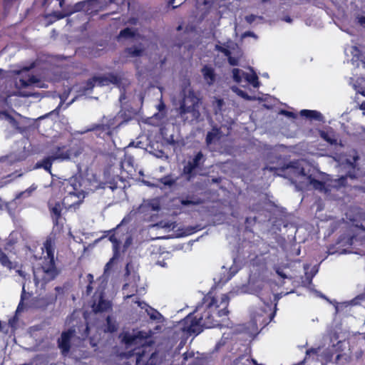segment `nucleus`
<instances>
[{
    "label": "nucleus",
    "mask_w": 365,
    "mask_h": 365,
    "mask_svg": "<svg viewBox=\"0 0 365 365\" xmlns=\"http://www.w3.org/2000/svg\"><path fill=\"white\" fill-rule=\"evenodd\" d=\"M228 303L229 297L226 294H221L217 297H205L203 303L198 305L195 312L198 313L203 311V314L199 318H197V315L195 317L188 315L183 320V331L197 335L202 331L203 327L212 328L220 326L222 322L215 319V317L227 316Z\"/></svg>",
    "instance_id": "nucleus-1"
},
{
    "label": "nucleus",
    "mask_w": 365,
    "mask_h": 365,
    "mask_svg": "<svg viewBox=\"0 0 365 365\" xmlns=\"http://www.w3.org/2000/svg\"><path fill=\"white\" fill-rule=\"evenodd\" d=\"M60 189L63 192V199L62 205L56 203L50 205V209L56 218L60 217L62 206L67 209L76 208L81 205L86 197V192L82 188V185L76 177L71 178L61 182Z\"/></svg>",
    "instance_id": "nucleus-2"
},
{
    "label": "nucleus",
    "mask_w": 365,
    "mask_h": 365,
    "mask_svg": "<svg viewBox=\"0 0 365 365\" xmlns=\"http://www.w3.org/2000/svg\"><path fill=\"white\" fill-rule=\"evenodd\" d=\"M43 262L41 267L34 271L36 285L43 287L48 282L53 279L58 274L54 264L55 242L51 237L48 238L42 247Z\"/></svg>",
    "instance_id": "nucleus-3"
},
{
    "label": "nucleus",
    "mask_w": 365,
    "mask_h": 365,
    "mask_svg": "<svg viewBox=\"0 0 365 365\" xmlns=\"http://www.w3.org/2000/svg\"><path fill=\"white\" fill-rule=\"evenodd\" d=\"M156 331H145L133 330L131 333L126 332L122 334V341L125 345L128 352L127 357L135 355L136 364L139 365L145 358V352L150 348L151 340L149 337Z\"/></svg>",
    "instance_id": "nucleus-4"
},
{
    "label": "nucleus",
    "mask_w": 365,
    "mask_h": 365,
    "mask_svg": "<svg viewBox=\"0 0 365 365\" xmlns=\"http://www.w3.org/2000/svg\"><path fill=\"white\" fill-rule=\"evenodd\" d=\"M12 73L15 75L14 86L17 90L16 95L29 96L31 94L24 91V89L46 87L44 83H42L36 76H33L27 68H24L19 71H13Z\"/></svg>",
    "instance_id": "nucleus-5"
},
{
    "label": "nucleus",
    "mask_w": 365,
    "mask_h": 365,
    "mask_svg": "<svg viewBox=\"0 0 365 365\" xmlns=\"http://www.w3.org/2000/svg\"><path fill=\"white\" fill-rule=\"evenodd\" d=\"M184 97L179 105V113L181 116L190 114L192 120L200 117V99L190 89L184 91Z\"/></svg>",
    "instance_id": "nucleus-6"
},
{
    "label": "nucleus",
    "mask_w": 365,
    "mask_h": 365,
    "mask_svg": "<svg viewBox=\"0 0 365 365\" xmlns=\"http://www.w3.org/2000/svg\"><path fill=\"white\" fill-rule=\"evenodd\" d=\"M72 155L71 151L66 148L65 146L63 147H58L55 152L52 154L51 156H49L44 160H43L41 162H38L36 163L35 168H43L46 170L51 173V168L52 165V162L55 160H68L71 158Z\"/></svg>",
    "instance_id": "nucleus-7"
},
{
    "label": "nucleus",
    "mask_w": 365,
    "mask_h": 365,
    "mask_svg": "<svg viewBox=\"0 0 365 365\" xmlns=\"http://www.w3.org/2000/svg\"><path fill=\"white\" fill-rule=\"evenodd\" d=\"M133 308L136 311H139L140 314H147L150 318L153 320L156 321L157 325L155 327V329L156 331L160 330L164 322V317L161 315L155 309L150 307L146 303L144 302H140L139 300L133 301Z\"/></svg>",
    "instance_id": "nucleus-8"
},
{
    "label": "nucleus",
    "mask_w": 365,
    "mask_h": 365,
    "mask_svg": "<svg viewBox=\"0 0 365 365\" xmlns=\"http://www.w3.org/2000/svg\"><path fill=\"white\" fill-rule=\"evenodd\" d=\"M109 240L113 243L114 255L113 258H111L109 262L106 263L105 266V273H106L110 269L115 259L117 257L120 248V244L121 243L122 240H125L123 244V248L125 250L127 249L132 243V238L130 235H126L123 239H121V235L118 232H115L113 235H111Z\"/></svg>",
    "instance_id": "nucleus-9"
},
{
    "label": "nucleus",
    "mask_w": 365,
    "mask_h": 365,
    "mask_svg": "<svg viewBox=\"0 0 365 365\" xmlns=\"http://www.w3.org/2000/svg\"><path fill=\"white\" fill-rule=\"evenodd\" d=\"M272 317L271 304H266L264 309L255 311L252 316L254 330H257L258 326L264 327L267 324Z\"/></svg>",
    "instance_id": "nucleus-10"
},
{
    "label": "nucleus",
    "mask_w": 365,
    "mask_h": 365,
    "mask_svg": "<svg viewBox=\"0 0 365 365\" xmlns=\"http://www.w3.org/2000/svg\"><path fill=\"white\" fill-rule=\"evenodd\" d=\"M232 76L235 82L239 83H246L252 85L255 88L259 86L258 78L254 71L250 68L249 73H245L241 69L234 68L232 70Z\"/></svg>",
    "instance_id": "nucleus-11"
},
{
    "label": "nucleus",
    "mask_w": 365,
    "mask_h": 365,
    "mask_svg": "<svg viewBox=\"0 0 365 365\" xmlns=\"http://www.w3.org/2000/svg\"><path fill=\"white\" fill-rule=\"evenodd\" d=\"M294 175L304 178L301 182L312 186L316 190H322L325 187V183L314 179L312 175H307L303 167L288 168Z\"/></svg>",
    "instance_id": "nucleus-12"
},
{
    "label": "nucleus",
    "mask_w": 365,
    "mask_h": 365,
    "mask_svg": "<svg viewBox=\"0 0 365 365\" xmlns=\"http://www.w3.org/2000/svg\"><path fill=\"white\" fill-rule=\"evenodd\" d=\"M127 282L123 286V292L127 299L132 297L134 292L141 294L143 290L138 289L137 282L139 281V276L133 273L132 275L128 274Z\"/></svg>",
    "instance_id": "nucleus-13"
},
{
    "label": "nucleus",
    "mask_w": 365,
    "mask_h": 365,
    "mask_svg": "<svg viewBox=\"0 0 365 365\" xmlns=\"http://www.w3.org/2000/svg\"><path fill=\"white\" fill-rule=\"evenodd\" d=\"M119 81V78L114 75H109L108 76L95 77L87 83V87L85 89H91L95 86L108 85L110 83L118 85Z\"/></svg>",
    "instance_id": "nucleus-14"
},
{
    "label": "nucleus",
    "mask_w": 365,
    "mask_h": 365,
    "mask_svg": "<svg viewBox=\"0 0 365 365\" xmlns=\"http://www.w3.org/2000/svg\"><path fill=\"white\" fill-rule=\"evenodd\" d=\"M92 308L96 313L107 311L110 308V302L103 298L101 290L96 292Z\"/></svg>",
    "instance_id": "nucleus-15"
},
{
    "label": "nucleus",
    "mask_w": 365,
    "mask_h": 365,
    "mask_svg": "<svg viewBox=\"0 0 365 365\" xmlns=\"http://www.w3.org/2000/svg\"><path fill=\"white\" fill-rule=\"evenodd\" d=\"M75 330H68L63 332L61 337L58 339V346L63 354H66L70 348V340L73 336Z\"/></svg>",
    "instance_id": "nucleus-16"
},
{
    "label": "nucleus",
    "mask_w": 365,
    "mask_h": 365,
    "mask_svg": "<svg viewBox=\"0 0 365 365\" xmlns=\"http://www.w3.org/2000/svg\"><path fill=\"white\" fill-rule=\"evenodd\" d=\"M221 138V133L218 129L214 128L207 135L206 142L208 146L216 144Z\"/></svg>",
    "instance_id": "nucleus-17"
},
{
    "label": "nucleus",
    "mask_w": 365,
    "mask_h": 365,
    "mask_svg": "<svg viewBox=\"0 0 365 365\" xmlns=\"http://www.w3.org/2000/svg\"><path fill=\"white\" fill-rule=\"evenodd\" d=\"M202 158V155L201 153H198L192 162H189L187 165L184 168V173L190 174L192 171L196 168L199 162L201 160Z\"/></svg>",
    "instance_id": "nucleus-18"
},
{
    "label": "nucleus",
    "mask_w": 365,
    "mask_h": 365,
    "mask_svg": "<svg viewBox=\"0 0 365 365\" xmlns=\"http://www.w3.org/2000/svg\"><path fill=\"white\" fill-rule=\"evenodd\" d=\"M205 81L209 85H211L215 81V73L213 69L208 66H205L202 70Z\"/></svg>",
    "instance_id": "nucleus-19"
},
{
    "label": "nucleus",
    "mask_w": 365,
    "mask_h": 365,
    "mask_svg": "<svg viewBox=\"0 0 365 365\" xmlns=\"http://www.w3.org/2000/svg\"><path fill=\"white\" fill-rule=\"evenodd\" d=\"M300 113L302 116H305V117L311 118V119H316L317 120H323L322 115L317 110H302Z\"/></svg>",
    "instance_id": "nucleus-20"
},
{
    "label": "nucleus",
    "mask_w": 365,
    "mask_h": 365,
    "mask_svg": "<svg viewBox=\"0 0 365 365\" xmlns=\"http://www.w3.org/2000/svg\"><path fill=\"white\" fill-rule=\"evenodd\" d=\"M320 135L324 140H325L330 144H334L336 143L337 139L336 138L334 133L332 130H329L327 132L322 131Z\"/></svg>",
    "instance_id": "nucleus-21"
},
{
    "label": "nucleus",
    "mask_w": 365,
    "mask_h": 365,
    "mask_svg": "<svg viewBox=\"0 0 365 365\" xmlns=\"http://www.w3.org/2000/svg\"><path fill=\"white\" fill-rule=\"evenodd\" d=\"M361 297H356L355 299H354L351 302H341V303H336V302L334 304L336 312H340L342 309V308L346 307H348L350 304H358V300L359 299H361Z\"/></svg>",
    "instance_id": "nucleus-22"
},
{
    "label": "nucleus",
    "mask_w": 365,
    "mask_h": 365,
    "mask_svg": "<svg viewBox=\"0 0 365 365\" xmlns=\"http://www.w3.org/2000/svg\"><path fill=\"white\" fill-rule=\"evenodd\" d=\"M0 118L2 120L7 121L13 128H17V123L16 120L9 114L6 113H0Z\"/></svg>",
    "instance_id": "nucleus-23"
},
{
    "label": "nucleus",
    "mask_w": 365,
    "mask_h": 365,
    "mask_svg": "<svg viewBox=\"0 0 365 365\" xmlns=\"http://www.w3.org/2000/svg\"><path fill=\"white\" fill-rule=\"evenodd\" d=\"M345 52L346 53H348V52H350L351 53V55L353 56V58H352L351 60L353 61H356L357 60L359 59L360 52H359V50L357 48V47H356V46H351L350 48H346L345 50Z\"/></svg>",
    "instance_id": "nucleus-24"
},
{
    "label": "nucleus",
    "mask_w": 365,
    "mask_h": 365,
    "mask_svg": "<svg viewBox=\"0 0 365 365\" xmlns=\"http://www.w3.org/2000/svg\"><path fill=\"white\" fill-rule=\"evenodd\" d=\"M37 188V186L35 185H32L31 187H29L28 189H26L25 191L20 192L17 197H26L30 196L33 192H34Z\"/></svg>",
    "instance_id": "nucleus-25"
},
{
    "label": "nucleus",
    "mask_w": 365,
    "mask_h": 365,
    "mask_svg": "<svg viewBox=\"0 0 365 365\" xmlns=\"http://www.w3.org/2000/svg\"><path fill=\"white\" fill-rule=\"evenodd\" d=\"M128 52L130 56L135 57L141 56L143 53V50L141 48V47H134L128 48Z\"/></svg>",
    "instance_id": "nucleus-26"
},
{
    "label": "nucleus",
    "mask_w": 365,
    "mask_h": 365,
    "mask_svg": "<svg viewBox=\"0 0 365 365\" xmlns=\"http://www.w3.org/2000/svg\"><path fill=\"white\" fill-rule=\"evenodd\" d=\"M222 51L225 53L226 56L228 57L229 62L231 65L235 66L237 64L238 59L231 56V53L226 48H222Z\"/></svg>",
    "instance_id": "nucleus-27"
},
{
    "label": "nucleus",
    "mask_w": 365,
    "mask_h": 365,
    "mask_svg": "<svg viewBox=\"0 0 365 365\" xmlns=\"http://www.w3.org/2000/svg\"><path fill=\"white\" fill-rule=\"evenodd\" d=\"M356 157L353 156L352 160L346 159L345 163L343 160H341L340 165L343 166L344 168H354V163L356 162Z\"/></svg>",
    "instance_id": "nucleus-28"
},
{
    "label": "nucleus",
    "mask_w": 365,
    "mask_h": 365,
    "mask_svg": "<svg viewBox=\"0 0 365 365\" xmlns=\"http://www.w3.org/2000/svg\"><path fill=\"white\" fill-rule=\"evenodd\" d=\"M232 91L236 93L239 96L247 99V100H252L254 98L249 96L245 92L242 91L241 89L237 88V87H232Z\"/></svg>",
    "instance_id": "nucleus-29"
},
{
    "label": "nucleus",
    "mask_w": 365,
    "mask_h": 365,
    "mask_svg": "<svg viewBox=\"0 0 365 365\" xmlns=\"http://www.w3.org/2000/svg\"><path fill=\"white\" fill-rule=\"evenodd\" d=\"M223 104L224 102L222 100L219 98L215 99V101L212 103V106L216 113L222 110Z\"/></svg>",
    "instance_id": "nucleus-30"
},
{
    "label": "nucleus",
    "mask_w": 365,
    "mask_h": 365,
    "mask_svg": "<svg viewBox=\"0 0 365 365\" xmlns=\"http://www.w3.org/2000/svg\"><path fill=\"white\" fill-rule=\"evenodd\" d=\"M351 356L349 354H338L336 357V361L337 363H347L349 361Z\"/></svg>",
    "instance_id": "nucleus-31"
},
{
    "label": "nucleus",
    "mask_w": 365,
    "mask_h": 365,
    "mask_svg": "<svg viewBox=\"0 0 365 365\" xmlns=\"http://www.w3.org/2000/svg\"><path fill=\"white\" fill-rule=\"evenodd\" d=\"M134 36V32L130 29H125L120 31L119 37L126 38Z\"/></svg>",
    "instance_id": "nucleus-32"
},
{
    "label": "nucleus",
    "mask_w": 365,
    "mask_h": 365,
    "mask_svg": "<svg viewBox=\"0 0 365 365\" xmlns=\"http://www.w3.org/2000/svg\"><path fill=\"white\" fill-rule=\"evenodd\" d=\"M107 323H108L107 331H110V332L114 331L116 329L115 324L114 322H113L111 321L110 317L107 318Z\"/></svg>",
    "instance_id": "nucleus-33"
},
{
    "label": "nucleus",
    "mask_w": 365,
    "mask_h": 365,
    "mask_svg": "<svg viewBox=\"0 0 365 365\" xmlns=\"http://www.w3.org/2000/svg\"><path fill=\"white\" fill-rule=\"evenodd\" d=\"M157 357V354H155V353H153L148 360V362L146 365H154L155 364V359Z\"/></svg>",
    "instance_id": "nucleus-34"
},
{
    "label": "nucleus",
    "mask_w": 365,
    "mask_h": 365,
    "mask_svg": "<svg viewBox=\"0 0 365 365\" xmlns=\"http://www.w3.org/2000/svg\"><path fill=\"white\" fill-rule=\"evenodd\" d=\"M160 226L161 227H168V228H171V229H174L175 226L173 223H163L161 222L160 224Z\"/></svg>",
    "instance_id": "nucleus-35"
},
{
    "label": "nucleus",
    "mask_w": 365,
    "mask_h": 365,
    "mask_svg": "<svg viewBox=\"0 0 365 365\" xmlns=\"http://www.w3.org/2000/svg\"><path fill=\"white\" fill-rule=\"evenodd\" d=\"M149 207H152V210H158L159 209V205L158 204V202L156 201H154L150 205Z\"/></svg>",
    "instance_id": "nucleus-36"
},
{
    "label": "nucleus",
    "mask_w": 365,
    "mask_h": 365,
    "mask_svg": "<svg viewBox=\"0 0 365 365\" xmlns=\"http://www.w3.org/2000/svg\"><path fill=\"white\" fill-rule=\"evenodd\" d=\"M281 113L285 115L287 117H294V113L292 112H289V111L282 110Z\"/></svg>",
    "instance_id": "nucleus-37"
},
{
    "label": "nucleus",
    "mask_w": 365,
    "mask_h": 365,
    "mask_svg": "<svg viewBox=\"0 0 365 365\" xmlns=\"http://www.w3.org/2000/svg\"><path fill=\"white\" fill-rule=\"evenodd\" d=\"M165 104L161 101L159 105L158 106V110L160 111V112H162L165 110Z\"/></svg>",
    "instance_id": "nucleus-38"
},
{
    "label": "nucleus",
    "mask_w": 365,
    "mask_h": 365,
    "mask_svg": "<svg viewBox=\"0 0 365 365\" xmlns=\"http://www.w3.org/2000/svg\"><path fill=\"white\" fill-rule=\"evenodd\" d=\"M161 182L165 184V185H171L172 184V181L167 179V178H163L161 180Z\"/></svg>",
    "instance_id": "nucleus-39"
},
{
    "label": "nucleus",
    "mask_w": 365,
    "mask_h": 365,
    "mask_svg": "<svg viewBox=\"0 0 365 365\" xmlns=\"http://www.w3.org/2000/svg\"><path fill=\"white\" fill-rule=\"evenodd\" d=\"M23 310V304L21 302L19 303L18 307H17V309H16V313H19L21 312V311Z\"/></svg>",
    "instance_id": "nucleus-40"
},
{
    "label": "nucleus",
    "mask_w": 365,
    "mask_h": 365,
    "mask_svg": "<svg viewBox=\"0 0 365 365\" xmlns=\"http://www.w3.org/2000/svg\"><path fill=\"white\" fill-rule=\"evenodd\" d=\"M359 21L361 25H365V16H361Z\"/></svg>",
    "instance_id": "nucleus-41"
},
{
    "label": "nucleus",
    "mask_w": 365,
    "mask_h": 365,
    "mask_svg": "<svg viewBox=\"0 0 365 365\" xmlns=\"http://www.w3.org/2000/svg\"><path fill=\"white\" fill-rule=\"evenodd\" d=\"M87 278L90 283H92V282L93 281V276L91 274H88Z\"/></svg>",
    "instance_id": "nucleus-42"
},
{
    "label": "nucleus",
    "mask_w": 365,
    "mask_h": 365,
    "mask_svg": "<svg viewBox=\"0 0 365 365\" xmlns=\"http://www.w3.org/2000/svg\"><path fill=\"white\" fill-rule=\"evenodd\" d=\"M88 327H87L86 328V329H85L84 333H83V334H82L81 337H82V338H84V337L87 336V335H88Z\"/></svg>",
    "instance_id": "nucleus-43"
},
{
    "label": "nucleus",
    "mask_w": 365,
    "mask_h": 365,
    "mask_svg": "<svg viewBox=\"0 0 365 365\" xmlns=\"http://www.w3.org/2000/svg\"><path fill=\"white\" fill-rule=\"evenodd\" d=\"M101 281V288H104L105 287V284H106V279L103 278L102 279H100Z\"/></svg>",
    "instance_id": "nucleus-44"
},
{
    "label": "nucleus",
    "mask_w": 365,
    "mask_h": 365,
    "mask_svg": "<svg viewBox=\"0 0 365 365\" xmlns=\"http://www.w3.org/2000/svg\"><path fill=\"white\" fill-rule=\"evenodd\" d=\"M354 87H355V89L357 91V92L361 93L363 96H365V91L357 90L356 87V86H354Z\"/></svg>",
    "instance_id": "nucleus-45"
},
{
    "label": "nucleus",
    "mask_w": 365,
    "mask_h": 365,
    "mask_svg": "<svg viewBox=\"0 0 365 365\" xmlns=\"http://www.w3.org/2000/svg\"><path fill=\"white\" fill-rule=\"evenodd\" d=\"M92 291V287H91V285L89 284L88 287H87V292L88 294L91 293Z\"/></svg>",
    "instance_id": "nucleus-46"
},
{
    "label": "nucleus",
    "mask_w": 365,
    "mask_h": 365,
    "mask_svg": "<svg viewBox=\"0 0 365 365\" xmlns=\"http://www.w3.org/2000/svg\"><path fill=\"white\" fill-rule=\"evenodd\" d=\"M155 116L157 118H162L164 116V114H163V113L155 114Z\"/></svg>",
    "instance_id": "nucleus-47"
},
{
    "label": "nucleus",
    "mask_w": 365,
    "mask_h": 365,
    "mask_svg": "<svg viewBox=\"0 0 365 365\" xmlns=\"http://www.w3.org/2000/svg\"><path fill=\"white\" fill-rule=\"evenodd\" d=\"M252 361L255 365H262L261 364H258L255 359H252Z\"/></svg>",
    "instance_id": "nucleus-48"
},
{
    "label": "nucleus",
    "mask_w": 365,
    "mask_h": 365,
    "mask_svg": "<svg viewBox=\"0 0 365 365\" xmlns=\"http://www.w3.org/2000/svg\"><path fill=\"white\" fill-rule=\"evenodd\" d=\"M361 109L362 110H365V103H362L361 106H360Z\"/></svg>",
    "instance_id": "nucleus-49"
},
{
    "label": "nucleus",
    "mask_w": 365,
    "mask_h": 365,
    "mask_svg": "<svg viewBox=\"0 0 365 365\" xmlns=\"http://www.w3.org/2000/svg\"><path fill=\"white\" fill-rule=\"evenodd\" d=\"M344 178H340V179H339V181H340V182H339V183L342 185V184H343V182H344Z\"/></svg>",
    "instance_id": "nucleus-50"
},
{
    "label": "nucleus",
    "mask_w": 365,
    "mask_h": 365,
    "mask_svg": "<svg viewBox=\"0 0 365 365\" xmlns=\"http://www.w3.org/2000/svg\"><path fill=\"white\" fill-rule=\"evenodd\" d=\"M349 241H350V245H353L354 244V239L353 238L350 239Z\"/></svg>",
    "instance_id": "nucleus-51"
},
{
    "label": "nucleus",
    "mask_w": 365,
    "mask_h": 365,
    "mask_svg": "<svg viewBox=\"0 0 365 365\" xmlns=\"http://www.w3.org/2000/svg\"><path fill=\"white\" fill-rule=\"evenodd\" d=\"M285 21H287V22H291V19L289 18H287L285 19Z\"/></svg>",
    "instance_id": "nucleus-52"
},
{
    "label": "nucleus",
    "mask_w": 365,
    "mask_h": 365,
    "mask_svg": "<svg viewBox=\"0 0 365 365\" xmlns=\"http://www.w3.org/2000/svg\"><path fill=\"white\" fill-rule=\"evenodd\" d=\"M66 15H61L59 16H58V19H62Z\"/></svg>",
    "instance_id": "nucleus-53"
},
{
    "label": "nucleus",
    "mask_w": 365,
    "mask_h": 365,
    "mask_svg": "<svg viewBox=\"0 0 365 365\" xmlns=\"http://www.w3.org/2000/svg\"><path fill=\"white\" fill-rule=\"evenodd\" d=\"M18 272L21 276H23V272L19 270Z\"/></svg>",
    "instance_id": "nucleus-54"
},
{
    "label": "nucleus",
    "mask_w": 365,
    "mask_h": 365,
    "mask_svg": "<svg viewBox=\"0 0 365 365\" xmlns=\"http://www.w3.org/2000/svg\"><path fill=\"white\" fill-rule=\"evenodd\" d=\"M234 273H235V272H233L232 274L228 277L227 279H230L232 277V276L234 274Z\"/></svg>",
    "instance_id": "nucleus-55"
},
{
    "label": "nucleus",
    "mask_w": 365,
    "mask_h": 365,
    "mask_svg": "<svg viewBox=\"0 0 365 365\" xmlns=\"http://www.w3.org/2000/svg\"><path fill=\"white\" fill-rule=\"evenodd\" d=\"M22 289H23V293H24L25 292V285L24 284L23 285Z\"/></svg>",
    "instance_id": "nucleus-56"
},
{
    "label": "nucleus",
    "mask_w": 365,
    "mask_h": 365,
    "mask_svg": "<svg viewBox=\"0 0 365 365\" xmlns=\"http://www.w3.org/2000/svg\"><path fill=\"white\" fill-rule=\"evenodd\" d=\"M361 64H362V66L365 68V62L361 61Z\"/></svg>",
    "instance_id": "nucleus-57"
},
{
    "label": "nucleus",
    "mask_w": 365,
    "mask_h": 365,
    "mask_svg": "<svg viewBox=\"0 0 365 365\" xmlns=\"http://www.w3.org/2000/svg\"><path fill=\"white\" fill-rule=\"evenodd\" d=\"M145 206H146L145 205H144L141 206V207H140V209H141V210H143Z\"/></svg>",
    "instance_id": "nucleus-58"
},
{
    "label": "nucleus",
    "mask_w": 365,
    "mask_h": 365,
    "mask_svg": "<svg viewBox=\"0 0 365 365\" xmlns=\"http://www.w3.org/2000/svg\"><path fill=\"white\" fill-rule=\"evenodd\" d=\"M63 0H60V6H62V2Z\"/></svg>",
    "instance_id": "nucleus-59"
},
{
    "label": "nucleus",
    "mask_w": 365,
    "mask_h": 365,
    "mask_svg": "<svg viewBox=\"0 0 365 365\" xmlns=\"http://www.w3.org/2000/svg\"><path fill=\"white\" fill-rule=\"evenodd\" d=\"M246 35H248V36H253L251 33H248L247 34H245V36Z\"/></svg>",
    "instance_id": "nucleus-60"
},
{
    "label": "nucleus",
    "mask_w": 365,
    "mask_h": 365,
    "mask_svg": "<svg viewBox=\"0 0 365 365\" xmlns=\"http://www.w3.org/2000/svg\"><path fill=\"white\" fill-rule=\"evenodd\" d=\"M312 350L307 351V354H309V353H310V352H312Z\"/></svg>",
    "instance_id": "nucleus-61"
},
{
    "label": "nucleus",
    "mask_w": 365,
    "mask_h": 365,
    "mask_svg": "<svg viewBox=\"0 0 365 365\" xmlns=\"http://www.w3.org/2000/svg\"><path fill=\"white\" fill-rule=\"evenodd\" d=\"M263 76L267 77V74L264 73V74H263Z\"/></svg>",
    "instance_id": "nucleus-62"
},
{
    "label": "nucleus",
    "mask_w": 365,
    "mask_h": 365,
    "mask_svg": "<svg viewBox=\"0 0 365 365\" xmlns=\"http://www.w3.org/2000/svg\"><path fill=\"white\" fill-rule=\"evenodd\" d=\"M162 267L165 266V264H160Z\"/></svg>",
    "instance_id": "nucleus-63"
},
{
    "label": "nucleus",
    "mask_w": 365,
    "mask_h": 365,
    "mask_svg": "<svg viewBox=\"0 0 365 365\" xmlns=\"http://www.w3.org/2000/svg\"><path fill=\"white\" fill-rule=\"evenodd\" d=\"M1 72H3V71H2L1 69H0V73H1Z\"/></svg>",
    "instance_id": "nucleus-64"
}]
</instances>
